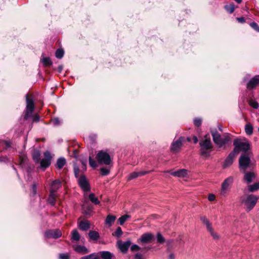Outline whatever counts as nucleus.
<instances>
[{"mask_svg":"<svg viewBox=\"0 0 259 259\" xmlns=\"http://www.w3.org/2000/svg\"><path fill=\"white\" fill-rule=\"evenodd\" d=\"M199 145L200 154L204 158L209 157L213 148L210 138H207V135H205L204 139L200 141Z\"/></svg>","mask_w":259,"mask_h":259,"instance_id":"nucleus-1","label":"nucleus"},{"mask_svg":"<svg viewBox=\"0 0 259 259\" xmlns=\"http://www.w3.org/2000/svg\"><path fill=\"white\" fill-rule=\"evenodd\" d=\"M211 133L214 143L219 147H223L231 140V135L230 134L225 133L221 137L216 129L211 130Z\"/></svg>","mask_w":259,"mask_h":259,"instance_id":"nucleus-2","label":"nucleus"},{"mask_svg":"<svg viewBox=\"0 0 259 259\" xmlns=\"http://www.w3.org/2000/svg\"><path fill=\"white\" fill-rule=\"evenodd\" d=\"M211 133L214 143L219 147H223L231 140V135L230 134L225 133L221 137L216 129L211 130Z\"/></svg>","mask_w":259,"mask_h":259,"instance_id":"nucleus-3","label":"nucleus"},{"mask_svg":"<svg viewBox=\"0 0 259 259\" xmlns=\"http://www.w3.org/2000/svg\"><path fill=\"white\" fill-rule=\"evenodd\" d=\"M258 199V196L250 194L247 195L246 198L242 199L241 202L244 204L246 209L248 211H250L256 205Z\"/></svg>","mask_w":259,"mask_h":259,"instance_id":"nucleus-4","label":"nucleus"},{"mask_svg":"<svg viewBox=\"0 0 259 259\" xmlns=\"http://www.w3.org/2000/svg\"><path fill=\"white\" fill-rule=\"evenodd\" d=\"M233 145L235 146L234 151L237 154L240 151L246 152L250 149V144L248 142H242L239 139L234 140Z\"/></svg>","mask_w":259,"mask_h":259,"instance_id":"nucleus-5","label":"nucleus"},{"mask_svg":"<svg viewBox=\"0 0 259 259\" xmlns=\"http://www.w3.org/2000/svg\"><path fill=\"white\" fill-rule=\"evenodd\" d=\"M99 164L110 165L111 162L109 154L103 150L99 151L96 157Z\"/></svg>","mask_w":259,"mask_h":259,"instance_id":"nucleus-6","label":"nucleus"},{"mask_svg":"<svg viewBox=\"0 0 259 259\" xmlns=\"http://www.w3.org/2000/svg\"><path fill=\"white\" fill-rule=\"evenodd\" d=\"M26 106L25 111L24 119L27 120L31 116V114L34 109V103L31 98L28 97V95H26Z\"/></svg>","mask_w":259,"mask_h":259,"instance_id":"nucleus-7","label":"nucleus"},{"mask_svg":"<svg viewBox=\"0 0 259 259\" xmlns=\"http://www.w3.org/2000/svg\"><path fill=\"white\" fill-rule=\"evenodd\" d=\"M185 138L180 137L178 140L174 141L170 146V150L174 153H178L180 152L183 143L185 141Z\"/></svg>","mask_w":259,"mask_h":259,"instance_id":"nucleus-8","label":"nucleus"},{"mask_svg":"<svg viewBox=\"0 0 259 259\" xmlns=\"http://www.w3.org/2000/svg\"><path fill=\"white\" fill-rule=\"evenodd\" d=\"M234 181V178L230 176L226 179L222 184L221 194L225 195L228 192Z\"/></svg>","mask_w":259,"mask_h":259,"instance_id":"nucleus-9","label":"nucleus"},{"mask_svg":"<svg viewBox=\"0 0 259 259\" xmlns=\"http://www.w3.org/2000/svg\"><path fill=\"white\" fill-rule=\"evenodd\" d=\"M46 238L58 239L61 237L62 232L59 229L48 230L45 232Z\"/></svg>","mask_w":259,"mask_h":259,"instance_id":"nucleus-10","label":"nucleus"},{"mask_svg":"<svg viewBox=\"0 0 259 259\" xmlns=\"http://www.w3.org/2000/svg\"><path fill=\"white\" fill-rule=\"evenodd\" d=\"M250 162V160L249 157L245 154L241 155L239 160L240 169L245 171L247 167L249 166Z\"/></svg>","mask_w":259,"mask_h":259,"instance_id":"nucleus-11","label":"nucleus"},{"mask_svg":"<svg viewBox=\"0 0 259 259\" xmlns=\"http://www.w3.org/2000/svg\"><path fill=\"white\" fill-rule=\"evenodd\" d=\"M78 183L83 191L88 192L90 190V184L84 175L81 176L78 179Z\"/></svg>","mask_w":259,"mask_h":259,"instance_id":"nucleus-12","label":"nucleus"},{"mask_svg":"<svg viewBox=\"0 0 259 259\" xmlns=\"http://www.w3.org/2000/svg\"><path fill=\"white\" fill-rule=\"evenodd\" d=\"M259 85V75H255L247 82L246 87L249 90L253 89Z\"/></svg>","mask_w":259,"mask_h":259,"instance_id":"nucleus-13","label":"nucleus"},{"mask_svg":"<svg viewBox=\"0 0 259 259\" xmlns=\"http://www.w3.org/2000/svg\"><path fill=\"white\" fill-rule=\"evenodd\" d=\"M154 238V235L152 234L145 233L138 239V242L142 243H149L152 242Z\"/></svg>","mask_w":259,"mask_h":259,"instance_id":"nucleus-14","label":"nucleus"},{"mask_svg":"<svg viewBox=\"0 0 259 259\" xmlns=\"http://www.w3.org/2000/svg\"><path fill=\"white\" fill-rule=\"evenodd\" d=\"M44 155L45 156V158L42 159L41 160L39 161V162L40 163V167L46 168L51 164V155L49 152H46L44 153Z\"/></svg>","mask_w":259,"mask_h":259,"instance_id":"nucleus-15","label":"nucleus"},{"mask_svg":"<svg viewBox=\"0 0 259 259\" xmlns=\"http://www.w3.org/2000/svg\"><path fill=\"white\" fill-rule=\"evenodd\" d=\"M236 155H237V154L234 151L231 152L229 154V155L226 158V159L224 162V163L223 165V167L224 168H226V167L230 166L233 163L234 158L235 157Z\"/></svg>","mask_w":259,"mask_h":259,"instance_id":"nucleus-16","label":"nucleus"},{"mask_svg":"<svg viewBox=\"0 0 259 259\" xmlns=\"http://www.w3.org/2000/svg\"><path fill=\"white\" fill-rule=\"evenodd\" d=\"M73 248L76 252L82 254H87L90 252V250L85 246L81 245H74Z\"/></svg>","mask_w":259,"mask_h":259,"instance_id":"nucleus-17","label":"nucleus"},{"mask_svg":"<svg viewBox=\"0 0 259 259\" xmlns=\"http://www.w3.org/2000/svg\"><path fill=\"white\" fill-rule=\"evenodd\" d=\"M83 212L85 215H91L93 212V206L88 204V202H84L82 205Z\"/></svg>","mask_w":259,"mask_h":259,"instance_id":"nucleus-18","label":"nucleus"},{"mask_svg":"<svg viewBox=\"0 0 259 259\" xmlns=\"http://www.w3.org/2000/svg\"><path fill=\"white\" fill-rule=\"evenodd\" d=\"M78 227L81 230L85 231L90 228V224L87 220L81 221L78 223Z\"/></svg>","mask_w":259,"mask_h":259,"instance_id":"nucleus-19","label":"nucleus"},{"mask_svg":"<svg viewBox=\"0 0 259 259\" xmlns=\"http://www.w3.org/2000/svg\"><path fill=\"white\" fill-rule=\"evenodd\" d=\"M131 244V242L130 240H127L124 242H121L119 243L118 246L120 250L123 253H125L127 251L128 248L130 247Z\"/></svg>","mask_w":259,"mask_h":259,"instance_id":"nucleus-20","label":"nucleus"},{"mask_svg":"<svg viewBox=\"0 0 259 259\" xmlns=\"http://www.w3.org/2000/svg\"><path fill=\"white\" fill-rule=\"evenodd\" d=\"M61 186V182L59 180L54 181L51 185L50 192L55 193Z\"/></svg>","mask_w":259,"mask_h":259,"instance_id":"nucleus-21","label":"nucleus"},{"mask_svg":"<svg viewBox=\"0 0 259 259\" xmlns=\"http://www.w3.org/2000/svg\"><path fill=\"white\" fill-rule=\"evenodd\" d=\"M170 174L175 177L184 178L186 177L187 175V170L185 169H181L177 171L170 172Z\"/></svg>","mask_w":259,"mask_h":259,"instance_id":"nucleus-22","label":"nucleus"},{"mask_svg":"<svg viewBox=\"0 0 259 259\" xmlns=\"http://www.w3.org/2000/svg\"><path fill=\"white\" fill-rule=\"evenodd\" d=\"M255 174L253 172H247L245 173L244 179L247 184H249L252 182L253 179L255 178Z\"/></svg>","mask_w":259,"mask_h":259,"instance_id":"nucleus-23","label":"nucleus"},{"mask_svg":"<svg viewBox=\"0 0 259 259\" xmlns=\"http://www.w3.org/2000/svg\"><path fill=\"white\" fill-rule=\"evenodd\" d=\"M200 220L202 222L203 224L205 226L208 231L211 230V229L212 228L211 224L205 217H201Z\"/></svg>","mask_w":259,"mask_h":259,"instance_id":"nucleus-24","label":"nucleus"},{"mask_svg":"<svg viewBox=\"0 0 259 259\" xmlns=\"http://www.w3.org/2000/svg\"><path fill=\"white\" fill-rule=\"evenodd\" d=\"M80 236L77 230L74 229L71 232V240L72 242H76L80 239Z\"/></svg>","mask_w":259,"mask_h":259,"instance_id":"nucleus-25","label":"nucleus"},{"mask_svg":"<svg viewBox=\"0 0 259 259\" xmlns=\"http://www.w3.org/2000/svg\"><path fill=\"white\" fill-rule=\"evenodd\" d=\"M116 219V217L109 214L107 215L105 220V224L109 226H111L112 224L114 222Z\"/></svg>","mask_w":259,"mask_h":259,"instance_id":"nucleus-26","label":"nucleus"},{"mask_svg":"<svg viewBox=\"0 0 259 259\" xmlns=\"http://www.w3.org/2000/svg\"><path fill=\"white\" fill-rule=\"evenodd\" d=\"M89 236L90 238L93 240H97L100 238L99 233L95 231H90Z\"/></svg>","mask_w":259,"mask_h":259,"instance_id":"nucleus-27","label":"nucleus"},{"mask_svg":"<svg viewBox=\"0 0 259 259\" xmlns=\"http://www.w3.org/2000/svg\"><path fill=\"white\" fill-rule=\"evenodd\" d=\"M66 163V160L63 157L59 158L56 163V167L59 169H61L64 166Z\"/></svg>","mask_w":259,"mask_h":259,"instance_id":"nucleus-28","label":"nucleus"},{"mask_svg":"<svg viewBox=\"0 0 259 259\" xmlns=\"http://www.w3.org/2000/svg\"><path fill=\"white\" fill-rule=\"evenodd\" d=\"M56 195L55 193L50 192L48 201L52 205H54L56 203Z\"/></svg>","mask_w":259,"mask_h":259,"instance_id":"nucleus-29","label":"nucleus"},{"mask_svg":"<svg viewBox=\"0 0 259 259\" xmlns=\"http://www.w3.org/2000/svg\"><path fill=\"white\" fill-rule=\"evenodd\" d=\"M40 153L38 150H34L32 153L33 159L35 162H39Z\"/></svg>","mask_w":259,"mask_h":259,"instance_id":"nucleus-30","label":"nucleus"},{"mask_svg":"<svg viewBox=\"0 0 259 259\" xmlns=\"http://www.w3.org/2000/svg\"><path fill=\"white\" fill-rule=\"evenodd\" d=\"M100 254L103 259H111L113 256V254L107 251H101Z\"/></svg>","mask_w":259,"mask_h":259,"instance_id":"nucleus-31","label":"nucleus"},{"mask_svg":"<svg viewBox=\"0 0 259 259\" xmlns=\"http://www.w3.org/2000/svg\"><path fill=\"white\" fill-rule=\"evenodd\" d=\"M89 198L91 202L96 205H98L100 203V201L98 200V198L95 196L94 193L90 194Z\"/></svg>","mask_w":259,"mask_h":259,"instance_id":"nucleus-32","label":"nucleus"},{"mask_svg":"<svg viewBox=\"0 0 259 259\" xmlns=\"http://www.w3.org/2000/svg\"><path fill=\"white\" fill-rule=\"evenodd\" d=\"M259 190V183H255L248 186V191L250 192H255Z\"/></svg>","mask_w":259,"mask_h":259,"instance_id":"nucleus-33","label":"nucleus"},{"mask_svg":"<svg viewBox=\"0 0 259 259\" xmlns=\"http://www.w3.org/2000/svg\"><path fill=\"white\" fill-rule=\"evenodd\" d=\"M130 218V215L128 214L123 215L118 219V222L120 225H123L125 222Z\"/></svg>","mask_w":259,"mask_h":259,"instance_id":"nucleus-34","label":"nucleus"},{"mask_svg":"<svg viewBox=\"0 0 259 259\" xmlns=\"http://www.w3.org/2000/svg\"><path fill=\"white\" fill-rule=\"evenodd\" d=\"M245 130L247 135H251L253 133V127L250 124H247L245 126Z\"/></svg>","mask_w":259,"mask_h":259,"instance_id":"nucleus-35","label":"nucleus"},{"mask_svg":"<svg viewBox=\"0 0 259 259\" xmlns=\"http://www.w3.org/2000/svg\"><path fill=\"white\" fill-rule=\"evenodd\" d=\"M64 54V51L62 49H58L55 53L56 57L58 59H61Z\"/></svg>","mask_w":259,"mask_h":259,"instance_id":"nucleus-36","label":"nucleus"},{"mask_svg":"<svg viewBox=\"0 0 259 259\" xmlns=\"http://www.w3.org/2000/svg\"><path fill=\"white\" fill-rule=\"evenodd\" d=\"M225 8L226 10L230 14L233 13L235 10V7L233 4L226 5L225 6Z\"/></svg>","mask_w":259,"mask_h":259,"instance_id":"nucleus-37","label":"nucleus"},{"mask_svg":"<svg viewBox=\"0 0 259 259\" xmlns=\"http://www.w3.org/2000/svg\"><path fill=\"white\" fill-rule=\"evenodd\" d=\"M110 170L106 167H102L100 169L101 175L102 176H106L109 174Z\"/></svg>","mask_w":259,"mask_h":259,"instance_id":"nucleus-38","label":"nucleus"},{"mask_svg":"<svg viewBox=\"0 0 259 259\" xmlns=\"http://www.w3.org/2000/svg\"><path fill=\"white\" fill-rule=\"evenodd\" d=\"M122 234L121 228L120 227H117L116 231L112 233L113 236L119 237Z\"/></svg>","mask_w":259,"mask_h":259,"instance_id":"nucleus-39","label":"nucleus"},{"mask_svg":"<svg viewBox=\"0 0 259 259\" xmlns=\"http://www.w3.org/2000/svg\"><path fill=\"white\" fill-rule=\"evenodd\" d=\"M157 242L158 243H163L165 241L164 238L162 236L160 233H158L156 235Z\"/></svg>","mask_w":259,"mask_h":259,"instance_id":"nucleus-40","label":"nucleus"},{"mask_svg":"<svg viewBox=\"0 0 259 259\" xmlns=\"http://www.w3.org/2000/svg\"><path fill=\"white\" fill-rule=\"evenodd\" d=\"M41 61L45 66L51 65L52 64V62H51L50 58L49 57L43 58Z\"/></svg>","mask_w":259,"mask_h":259,"instance_id":"nucleus-41","label":"nucleus"},{"mask_svg":"<svg viewBox=\"0 0 259 259\" xmlns=\"http://www.w3.org/2000/svg\"><path fill=\"white\" fill-rule=\"evenodd\" d=\"M89 165L91 167L93 168H95L97 167V164L96 161L92 158L91 156L89 157Z\"/></svg>","mask_w":259,"mask_h":259,"instance_id":"nucleus-42","label":"nucleus"},{"mask_svg":"<svg viewBox=\"0 0 259 259\" xmlns=\"http://www.w3.org/2000/svg\"><path fill=\"white\" fill-rule=\"evenodd\" d=\"M249 25L254 30L259 32V26L256 22H251Z\"/></svg>","mask_w":259,"mask_h":259,"instance_id":"nucleus-43","label":"nucleus"},{"mask_svg":"<svg viewBox=\"0 0 259 259\" xmlns=\"http://www.w3.org/2000/svg\"><path fill=\"white\" fill-rule=\"evenodd\" d=\"M139 177L137 172L134 171L130 174L128 177V180H131Z\"/></svg>","mask_w":259,"mask_h":259,"instance_id":"nucleus-44","label":"nucleus"},{"mask_svg":"<svg viewBox=\"0 0 259 259\" xmlns=\"http://www.w3.org/2000/svg\"><path fill=\"white\" fill-rule=\"evenodd\" d=\"M208 232L210 233V235L214 239L217 240L219 238V235L216 233L214 232L213 228H212L211 230L208 231Z\"/></svg>","mask_w":259,"mask_h":259,"instance_id":"nucleus-45","label":"nucleus"},{"mask_svg":"<svg viewBox=\"0 0 259 259\" xmlns=\"http://www.w3.org/2000/svg\"><path fill=\"white\" fill-rule=\"evenodd\" d=\"M249 105L254 109H257L258 108V104L256 101L250 100L249 101Z\"/></svg>","mask_w":259,"mask_h":259,"instance_id":"nucleus-46","label":"nucleus"},{"mask_svg":"<svg viewBox=\"0 0 259 259\" xmlns=\"http://www.w3.org/2000/svg\"><path fill=\"white\" fill-rule=\"evenodd\" d=\"M201 122L202 120L199 118H195L194 119V123L197 127H199L201 125Z\"/></svg>","mask_w":259,"mask_h":259,"instance_id":"nucleus-47","label":"nucleus"},{"mask_svg":"<svg viewBox=\"0 0 259 259\" xmlns=\"http://www.w3.org/2000/svg\"><path fill=\"white\" fill-rule=\"evenodd\" d=\"M141 248L137 244H133L131 247V250L132 251H135L139 250Z\"/></svg>","mask_w":259,"mask_h":259,"instance_id":"nucleus-48","label":"nucleus"},{"mask_svg":"<svg viewBox=\"0 0 259 259\" xmlns=\"http://www.w3.org/2000/svg\"><path fill=\"white\" fill-rule=\"evenodd\" d=\"M95 256V253H91L88 255L81 257L80 259H93Z\"/></svg>","mask_w":259,"mask_h":259,"instance_id":"nucleus-49","label":"nucleus"},{"mask_svg":"<svg viewBox=\"0 0 259 259\" xmlns=\"http://www.w3.org/2000/svg\"><path fill=\"white\" fill-rule=\"evenodd\" d=\"M74 175H75V177L77 178L78 177L79 173V169L77 166L75 165L74 166Z\"/></svg>","mask_w":259,"mask_h":259,"instance_id":"nucleus-50","label":"nucleus"},{"mask_svg":"<svg viewBox=\"0 0 259 259\" xmlns=\"http://www.w3.org/2000/svg\"><path fill=\"white\" fill-rule=\"evenodd\" d=\"M151 171H147V170H143V171H140L137 172L138 177H141L142 176H144L145 175H146L147 174H149L150 172Z\"/></svg>","mask_w":259,"mask_h":259,"instance_id":"nucleus-51","label":"nucleus"},{"mask_svg":"<svg viewBox=\"0 0 259 259\" xmlns=\"http://www.w3.org/2000/svg\"><path fill=\"white\" fill-rule=\"evenodd\" d=\"M53 123L55 126H57L60 125V121L58 118H55L53 119Z\"/></svg>","mask_w":259,"mask_h":259,"instance_id":"nucleus-52","label":"nucleus"},{"mask_svg":"<svg viewBox=\"0 0 259 259\" xmlns=\"http://www.w3.org/2000/svg\"><path fill=\"white\" fill-rule=\"evenodd\" d=\"M215 195L213 194H209L208 196V199L210 201H212L215 199Z\"/></svg>","mask_w":259,"mask_h":259,"instance_id":"nucleus-53","label":"nucleus"},{"mask_svg":"<svg viewBox=\"0 0 259 259\" xmlns=\"http://www.w3.org/2000/svg\"><path fill=\"white\" fill-rule=\"evenodd\" d=\"M69 256L67 254L62 253L59 255L60 259H68Z\"/></svg>","mask_w":259,"mask_h":259,"instance_id":"nucleus-54","label":"nucleus"},{"mask_svg":"<svg viewBox=\"0 0 259 259\" xmlns=\"http://www.w3.org/2000/svg\"><path fill=\"white\" fill-rule=\"evenodd\" d=\"M81 164L82 165V167L83 170H86V166H87V161H86V160H81Z\"/></svg>","mask_w":259,"mask_h":259,"instance_id":"nucleus-55","label":"nucleus"},{"mask_svg":"<svg viewBox=\"0 0 259 259\" xmlns=\"http://www.w3.org/2000/svg\"><path fill=\"white\" fill-rule=\"evenodd\" d=\"M236 19L239 22L241 23H244L245 21V18L243 17H238Z\"/></svg>","mask_w":259,"mask_h":259,"instance_id":"nucleus-56","label":"nucleus"},{"mask_svg":"<svg viewBox=\"0 0 259 259\" xmlns=\"http://www.w3.org/2000/svg\"><path fill=\"white\" fill-rule=\"evenodd\" d=\"M40 117L38 115H35L33 117V122H38L39 120Z\"/></svg>","mask_w":259,"mask_h":259,"instance_id":"nucleus-57","label":"nucleus"},{"mask_svg":"<svg viewBox=\"0 0 259 259\" xmlns=\"http://www.w3.org/2000/svg\"><path fill=\"white\" fill-rule=\"evenodd\" d=\"M135 259H143L142 258V255L140 253H137L135 255Z\"/></svg>","mask_w":259,"mask_h":259,"instance_id":"nucleus-58","label":"nucleus"},{"mask_svg":"<svg viewBox=\"0 0 259 259\" xmlns=\"http://www.w3.org/2000/svg\"><path fill=\"white\" fill-rule=\"evenodd\" d=\"M32 191L34 194L36 193V186L35 184L32 185Z\"/></svg>","mask_w":259,"mask_h":259,"instance_id":"nucleus-59","label":"nucleus"},{"mask_svg":"<svg viewBox=\"0 0 259 259\" xmlns=\"http://www.w3.org/2000/svg\"><path fill=\"white\" fill-rule=\"evenodd\" d=\"M77 154H78L77 150L74 149L73 151V153L72 156L74 157V158H77Z\"/></svg>","mask_w":259,"mask_h":259,"instance_id":"nucleus-60","label":"nucleus"},{"mask_svg":"<svg viewBox=\"0 0 259 259\" xmlns=\"http://www.w3.org/2000/svg\"><path fill=\"white\" fill-rule=\"evenodd\" d=\"M5 144L6 148H10L11 146V143L10 142L5 141Z\"/></svg>","mask_w":259,"mask_h":259,"instance_id":"nucleus-61","label":"nucleus"},{"mask_svg":"<svg viewBox=\"0 0 259 259\" xmlns=\"http://www.w3.org/2000/svg\"><path fill=\"white\" fill-rule=\"evenodd\" d=\"M63 68V66L62 65H60L58 67V71L59 72H61Z\"/></svg>","mask_w":259,"mask_h":259,"instance_id":"nucleus-62","label":"nucleus"},{"mask_svg":"<svg viewBox=\"0 0 259 259\" xmlns=\"http://www.w3.org/2000/svg\"><path fill=\"white\" fill-rule=\"evenodd\" d=\"M193 140H194V143L195 144L197 143L198 142V141L196 136H194L193 137Z\"/></svg>","mask_w":259,"mask_h":259,"instance_id":"nucleus-63","label":"nucleus"},{"mask_svg":"<svg viewBox=\"0 0 259 259\" xmlns=\"http://www.w3.org/2000/svg\"><path fill=\"white\" fill-rule=\"evenodd\" d=\"M186 140H187V141L188 142H190V141H191V138H190V137H187V138H186Z\"/></svg>","mask_w":259,"mask_h":259,"instance_id":"nucleus-64","label":"nucleus"}]
</instances>
